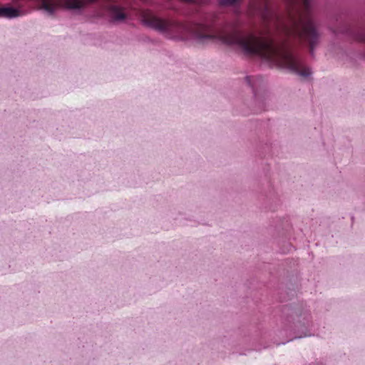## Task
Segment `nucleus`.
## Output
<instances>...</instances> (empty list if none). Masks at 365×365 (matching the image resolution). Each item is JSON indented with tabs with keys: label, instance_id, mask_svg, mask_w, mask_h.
Returning <instances> with one entry per match:
<instances>
[{
	"label": "nucleus",
	"instance_id": "7ed1b4c3",
	"mask_svg": "<svg viewBox=\"0 0 365 365\" xmlns=\"http://www.w3.org/2000/svg\"><path fill=\"white\" fill-rule=\"evenodd\" d=\"M23 15L21 10L11 6L0 7V16L13 19Z\"/></svg>",
	"mask_w": 365,
	"mask_h": 365
},
{
	"label": "nucleus",
	"instance_id": "f03ea898",
	"mask_svg": "<svg viewBox=\"0 0 365 365\" xmlns=\"http://www.w3.org/2000/svg\"><path fill=\"white\" fill-rule=\"evenodd\" d=\"M40 8L49 14H53L57 10H81L95 0H36Z\"/></svg>",
	"mask_w": 365,
	"mask_h": 365
},
{
	"label": "nucleus",
	"instance_id": "39448f33",
	"mask_svg": "<svg viewBox=\"0 0 365 365\" xmlns=\"http://www.w3.org/2000/svg\"><path fill=\"white\" fill-rule=\"evenodd\" d=\"M356 39L359 41L365 43V30H361L356 34Z\"/></svg>",
	"mask_w": 365,
	"mask_h": 365
},
{
	"label": "nucleus",
	"instance_id": "0eeeda50",
	"mask_svg": "<svg viewBox=\"0 0 365 365\" xmlns=\"http://www.w3.org/2000/svg\"><path fill=\"white\" fill-rule=\"evenodd\" d=\"M184 1L189 2V3L199 4V5L206 4L208 3V0H184Z\"/></svg>",
	"mask_w": 365,
	"mask_h": 365
},
{
	"label": "nucleus",
	"instance_id": "20e7f679",
	"mask_svg": "<svg viewBox=\"0 0 365 365\" xmlns=\"http://www.w3.org/2000/svg\"><path fill=\"white\" fill-rule=\"evenodd\" d=\"M109 15L113 21H123L126 18V14L122 7L113 5L109 8Z\"/></svg>",
	"mask_w": 365,
	"mask_h": 365
},
{
	"label": "nucleus",
	"instance_id": "423d86ee",
	"mask_svg": "<svg viewBox=\"0 0 365 365\" xmlns=\"http://www.w3.org/2000/svg\"><path fill=\"white\" fill-rule=\"evenodd\" d=\"M237 0H220V4L222 6H231L235 4Z\"/></svg>",
	"mask_w": 365,
	"mask_h": 365
},
{
	"label": "nucleus",
	"instance_id": "f257e3e1",
	"mask_svg": "<svg viewBox=\"0 0 365 365\" xmlns=\"http://www.w3.org/2000/svg\"><path fill=\"white\" fill-rule=\"evenodd\" d=\"M287 14L280 27L287 39L279 43L268 37L244 34L235 26L231 32L221 30L212 33L211 26L204 24H181L161 19L152 11L142 12V21L148 26L166 34L170 38L186 39L193 36L201 42L220 41L227 45L238 46L246 54L259 55L279 67L289 70V0H285Z\"/></svg>",
	"mask_w": 365,
	"mask_h": 365
}]
</instances>
